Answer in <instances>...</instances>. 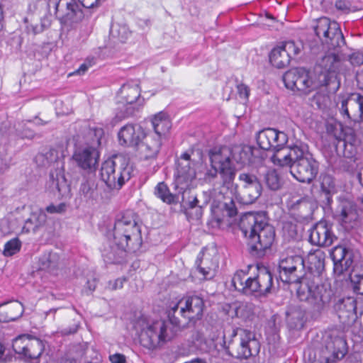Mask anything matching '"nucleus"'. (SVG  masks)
I'll use <instances>...</instances> for the list:
<instances>
[{
	"instance_id": "obj_23",
	"label": "nucleus",
	"mask_w": 363,
	"mask_h": 363,
	"mask_svg": "<svg viewBox=\"0 0 363 363\" xmlns=\"http://www.w3.org/2000/svg\"><path fill=\"white\" fill-rule=\"evenodd\" d=\"M99 157V154L95 147L86 146L77 147L72 158L80 169L91 171L95 169Z\"/></svg>"
},
{
	"instance_id": "obj_10",
	"label": "nucleus",
	"mask_w": 363,
	"mask_h": 363,
	"mask_svg": "<svg viewBox=\"0 0 363 363\" xmlns=\"http://www.w3.org/2000/svg\"><path fill=\"white\" fill-rule=\"evenodd\" d=\"M247 296L255 298L268 297L274 292V276L269 267L262 264H257V274L250 277L247 284Z\"/></svg>"
},
{
	"instance_id": "obj_27",
	"label": "nucleus",
	"mask_w": 363,
	"mask_h": 363,
	"mask_svg": "<svg viewBox=\"0 0 363 363\" xmlns=\"http://www.w3.org/2000/svg\"><path fill=\"white\" fill-rule=\"evenodd\" d=\"M162 146V140L157 135L144 133V138L135 148L140 157L143 160L155 159Z\"/></svg>"
},
{
	"instance_id": "obj_51",
	"label": "nucleus",
	"mask_w": 363,
	"mask_h": 363,
	"mask_svg": "<svg viewBox=\"0 0 363 363\" xmlns=\"http://www.w3.org/2000/svg\"><path fill=\"white\" fill-rule=\"evenodd\" d=\"M30 335L23 334L16 337L12 343L13 350L23 359L24 354L27 349V343L29 341Z\"/></svg>"
},
{
	"instance_id": "obj_29",
	"label": "nucleus",
	"mask_w": 363,
	"mask_h": 363,
	"mask_svg": "<svg viewBox=\"0 0 363 363\" xmlns=\"http://www.w3.org/2000/svg\"><path fill=\"white\" fill-rule=\"evenodd\" d=\"M307 320V310L301 303L291 304L286 312V321L290 330H301Z\"/></svg>"
},
{
	"instance_id": "obj_19",
	"label": "nucleus",
	"mask_w": 363,
	"mask_h": 363,
	"mask_svg": "<svg viewBox=\"0 0 363 363\" xmlns=\"http://www.w3.org/2000/svg\"><path fill=\"white\" fill-rule=\"evenodd\" d=\"M193 150H189L182 153L177 161L176 172L174 173L177 185L181 186V189L186 188L194 179L196 178V171L192 166L191 155Z\"/></svg>"
},
{
	"instance_id": "obj_57",
	"label": "nucleus",
	"mask_w": 363,
	"mask_h": 363,
	"mask_svg": "<svg viewBox=\"0 0 363 363\" xmlns=\"http://www.w3.org/2000/svg\"><path fill=\"white\" fill-rule=\"evenodd\" d=\"M235 198H229L226 199V200L223 203H220V208L223 212L225 213L227 216L232 218L238 214V208L235 205Z\"/></svg>"
},
{
	"instance_id": "obj_15",
	"label": "nucleus",
	"mask_w": 363,
	"mask_h": 363,
	"mask_svg": "<svg viewBox=\"0 0 363 363\" xmlns=\"http://www.w3.org/2000/svg\"><path fill=\"white\" fill-rule=\"evenodd\" d=\"M138 220V216L132 211H127L121 215H118L112 229L107 231V238L120 240L122 236L131 234L133 239L135 240L134 233L141 229Z\"/></svg>"
},
{
	"instance_id": "obj_54",
	"label": "nucleus",
	"mask_w": 363,
	"mask_h": 363,
	"mask_svg": "<svg viewBox=\"0 0 363 363\" xmlns=\"http://www.w3.org/2000/svg\"><path fill=\"white\" fill-rule=\"evenodd\" d=\"M267 151L268 150L260 147L259 145L258 147H254L250 145V165H258L262 164L267 157Z\"/></svg>"
},
{
	"instance_id": "obj_52",
	"label": "nucleus",
	"mask_w": 363,
	"mask_h": 363,
	"mask_svg": "<svg viewBox=\"0 0 363 363\" xmlns=\"http://www.w3.org/2000/svg\"><path fill=\"white\" fill-rule=\"evenodd\" d=\"M326 131L328 134L332 135L335 139L336 143L343 139V137L347 135L343 133L342 124L337 121L327 122Z\"/></svg>"
},
{
	"instance_id": "obj_5",
	"label": "nucleus",
	"mask_w": 363,
	"mask_h": 363,
	"mask_svg": "<svg viewBox=\"0 0 363 363\" xmlns=\"http://www.w3.org/2000/svg\"><path fill=\"white\" fill-rule=\"evenodd\" d=\"M208 157L211 168L206 172V178L213 179L219 174L224 185L232 184L235 178L236 169L233 162L230 146L213 147L209 150Z\"/></svg>"
},
{
	"instance_id": "obj_32",
	"label": "nucleus",
	"mask_w": 363,
	"mask_h": 363,
	"mask_svg": "<svg viewBox=\"0 0 363 363\" xmlns=\"http://www.w3.org/2000/svg\"><path fill=\"white\" fill-rule=\"evenodd\" d=\"M52 0H30L28 4L26 16L37 19L47 18L48 15H52Z\"/></svg>"
},
{
	"instance_id": "obj_49",
	"label": "nucleus",
	"mask_w": 363,
	"mask_h": 363,
	"mask_svg": "<svg viewBox=\"0 0 363 363\" xmlns=\"http://www.w3.org/2000/svg\"><path fill=\"white\" fill-rule=\"evenodd\" d=\"M169 323H166L168 325L167 335H171V340L177 335L179 332H182L187 327L192 326L188 324V322L182 325L179 318L176 317L171 312L168 314Z\"/></svg>"
},
{
	"instance_id": "obj_25",
	"label": "nucleus",
	"mask_w": 363,
	"mask_h": 363,
	"mask_svg": "<svg viewBox=\"0 0 363 363\" xmlns=\"http://www.w3.org/2000/svg\"><path fill=\"white\" fill-rule=\"evenodd\" d=\"M259 349V342L256 339L255 333L251 330H242L236 358L247 359L252 355L257 354Z\"/></svg>"
},
{
	"instance_id": "obj_28",
	"label": "nucleus",
	"mask_w": 363,
	"mask_h": 363,
	"mask_svg": "<svg viewBox=\"0 0 363 363\" xmlns=\"http://www.w3.org/2000/svg\"><path fill=\"white\" fill-rule=\"evenodd\" d=\"M101 257L106 264L123 263L126 257L125 250H123L112 238H107L101 248Z\"/></svg>"
},
{
	"instance_id": "obj_9",
	"label": "nucleus",
	"mask_w": 363,
	"mask_h": 363,
	"mask_svg": "<svg viewBox=\"0 0 363 363\" xmlns=\"http://www.w3.org/2000/svg\"><path fill=\"white\" fill-rule=\"evenodd\" d=\"M279 277L288 284L301 285L305 278L306 263L301 255H294L280 259L279 265Z\"/></svg>"
},
{
	"instance_id": "obj_53",
	"label": "nucleus",
	"mask_w": 363,
	"mask_h": 363,
	"mask_svg": "<svg viewBox=\"0 0 363 363\" xmlns=\"http://www.w3.org/2000/svg\"><path fill=\"white\" fill-rule=\"evenodd\" d=\"M110 35L121 43H125L130 35V32L125 25L113 24L110 28Z\"/></svg>"
},
{
	"instance_id": "obj_44",
	"label": "nucleus",
	"mask_w": 363,
	"mask_h": 363,
	"mask_svg": "<svg viewBox=\"0 0 363 363\" xmlns=\"http://www.w3.org/2000/svg\"><path fill=\"white\" fill-rule=\"evenodd\" d=\"M39 20L40 23L34 22V18H30L29 16L24 18L23 21L26 23V32L28 35H38L43 33L50 26V22L48 19L40 18Z\"/></svg>"
},
{
	"instance_id": "obj_34",
	"label": "nucleus",
	"mask_w": 363,
	"mask_h": 363,
	"mask_svg": "<svg viewBox=\"0 0 363 363\" xmlns=\"http://www.w3.org/2000/svg\"><path fill=\"white\" fill-rule=\"evenodd\" d=\"M135 234V240L133 239L131 234L122 236L119 240H114L123 250H125L126 253H135L138 252L143 245V239L141 235V229L136 230Z\"/></svg>"
},
{
	"instance_id": "obj_36",
	"label": "nucleus",
	"mask_w": 363,
	"mask_h": 363,
	"mask_svg": "<svg viewBox=\"0 0 363 363\" xmlns=\"http://www.w3.org/2000/svg\"><path fill=\"white\" fill-rule=\"evenodd\" d=\"M60 264V258L57 252H46L38 259L39 269L56 274Z\"/></svg>"
},
{
	"instance_id": "obj_42",
	"label": "nucleus",
	"mask_w": 363,
	"mask_h": 363,
	"mask_svg": "<svg viewBox=\"0 0 363 363\" xmlns=\"http://www.w3.org/2000/svg\"><path fill=\"white\" fill-rule=\"evenodd\" d=\"M230 150L232 152L233 162L235 161L237 164L241 165L249 164L250 163V145H239L230 146Z\"/></svg>"
},
{
	"instance_id": "obj_6",
	"label": "nucleus",
	"mask_w": 363,
	"mask_h": 363,
	"mask_svg": "<svg viewBox=\"0 0 363 363\" xmlns=\"http://www.w3.org/2000/svg\"><path fill=\"white\" fill-rule=\"evenodd\" d=\"M343 62L335 52H328L316 63L319 83L323 84L329 92L335 93L340 87V73Z\"/></svg>"
},
{
	"instance_id": "obj_26",
	"label": "nucleus",
	"mask_w": 363,
	"mask_h": 363,
	"mask_svg": "<svg viewBox=\"0 0 363 363\" xmlns=\"http://www.w3.org/2000/svg\"><path fill=\"white\" fill-rule=\"evenodd\" d=\"M145 131L138 124L128 123L121 128L118 133L121 145L136 148L144 138Z\"/></svg>"
},
{
	"instance_id": "obj_55",
	"label": "nucleus",
	"mask_w": 363,
	"mask_h": 363,
	"mask_svg": "<svg viewBox=\"0 0 363 363\" xmlns=\"http://www.w3.org/2000/svg\"><path fill=\"white\" fill-rule=\"evenodd\" d=\"M61 157H63L62 152L54 147L50 148L45 153L40 154L38 156V158H42L46 161V162L44 163L45 165L58 162Z\"/></svg>"
},
{
	"instance_id": "obj_11",
	"label": "nucleus",
	"mask_w": 363,
	"mask_h": 363,
	"mask_svg": "<svg viewBox=\"0 0 363 363\" xmlns=\"http://www.w3.org/2000/svg\"><path fill=\"white\" fill-rule=\"evenodd\" d=\"M53 13L61 24L72 26L82 21L84 13L76 0H52Z\"/></svg>"
},
{
	"instance_id": "obj_14",
	"label": "nucleus",
	"mask_w": 363,
	"mask_h": 363,
	"mask_svg": "<svg viewBox=\"0 0 363 363\" xmlns=\"http://www.w3.org/2000/svg\"><path fill=\"white\" fill-rule=\"evenodd\" d=\"M242 184V194H236L235 199L242 205H250L259 198L262 192V186L260 180L252 172H242L238 177Z\"/></svg>"
},
{
	"instance_id": "obj_43",
	"label": "nucleus",
	"mask_w": 363,
	"mask_h": 363,
	"mask_svg": "<svg viewBox=\"0 0 363 363\" xmlns=\"http://www.w3.org/2000/svg\"><path fill=\"white\" fill-rule=\"evenodd\" d=\"M47 220V216L45 212H40L38 213H32L28 218L23 227V232L30 233V231L36 233L38 229L43 227Z\"/></svg>"
},
{
	"instance_id": "obj_30",
	"label": "nucleus",
	"mask_w": 363,
	"mask_h": 363,
	"mask_svg": "<svg viewBox=\"0 0 363 363\" xmlns=\"http://www.w3.org/2000/svg\"><path fill=\"white\" fill-rule=\"evenodd\" d=\"M359 141L354 133L347 134L343 139L335 144V149L338 156L348 159L354 158L357 152Z\"/></svg>"
},
{
	"instance_id": "obj_58",
	"label": "nucleus",
	"mask_w": 363,
	"mask_h": 363,
	"mask_svg": "<svg viewBox=\"0 0 363 363\" xmlns=\"http://www.w3.org/2000/svg\"><path fill=\"white\" fill-rule=\"evenodd\" d=\"M329 101L330 98L328 95L319 91L316 92L312 98L313 104L315 105L317 108L320 110L327 108Z\"/></svg>"
},
{
	"instance_id": "obj_2",
	"label": "nucleus",
	"mask_w": 363,
	"mask_h": 363,
	"mask_svg": "<svg viewBox=\"0 0 363 363\" xmlns=\"http://www.w3.org/2000/svg\"><path fill=\"white\" fill-rule=\"evenodd\" d=\"M239 228L247 240L249 252L255 257H262L275 239L274 228L269 223L265 211H250L240 218Z\"/></svg>"
},
{
	"instance_id": "obj_56",
	"label": "nucleus",
	"mask_w": 363,
	"mask_h": 363,
	"mask_svg": "<svg viewBox=\"0 0 363 363\" xmlns=\"http://www.w3.org/2000/svg\"><path fill=\"white\" fill-rule=\"evenodd\" d=\"M21 247V242L18 238H13L4 245L3 254L6 257L12 256L18 252Z\"/></svg>"
},
{
	"instance_id": "obj_37",
	"label": "nucleus",
	"mask_w": 363,
	"mask_h": 363,
	"mask_svg": "<svg viewBox=\"0 0 363 363\" xmlns=\"http://www.w3.org/2000/svg\"><path fill=\"white\" fill-rule=\"evenodd\" d=\"M10 303H11V301H6L0 303V313L4 312V307ZM12 303L13 304L9 306L7 311L1 315L0 322L14 321L23 315L24 312L23 304L17 301H12Z\"/></svg>"
},
{
	"instance_id": "obj_7",
	"label": "nucleus",
	"mask_w": 363,
	"mask_h": 363,
	"mask_svg": "<svg viewBox=\"0 0 363 363\" xmlns=\"http://www.w3.org/2000/svg\"><path fill=\"white\" fill-rule=\"evenodd\" d=\"M285 86L299 96H307L315 89L324 86L319 77L313 79L311 72L305 67H296L287 71L283 76Z\"/></svg>"
},
{
	"instance_id": "obj_20",
	"label": "nucleus",
	"mask_w": 363,
	"mask_h": 363,
	"mask_svg": "<svg viewBox=\"0 0 363 363\" xmlns=\"http://www.w3.org/2000/svg\"><path fill=\"white\" fill-rule=\"evenodd\" d=\"M333 224L326 220H320L313 225L310 230V242L319 247H329L332 245L337 238L334 234Z\"/></svg>"
},
{
	"instance_id": "obj_63",
	"label": "nucleus",
	"mask_w": 363,
	"mask_h": 363,
	"mask_svg": "<svg viewBox=\"0 0 363 363\" xmlns=\"http://www.w3.org/2000/svg\"><path fill=\"white\" fill-rule=\"evenodd\" d=\"M345 355V352L342 351H334L330 356L325 357L321 363H337V362L342 359Z\"/></svg>"
},
{
	"instance_id": "obj_17",
	"label": "nucleus",
	"mask_w": 363,
	"mask_h": 363,
	"mask_svg": "<svg viewBox=\"0 0 363 363\" xmlns=\"http://www.w3.org/2000/svg\"><path fill=\"white\" fill-rule=\"evenodd\" d=\"M168 325L164 321H157L141 332L140 340L146 348L157 347L161 342L171 340V335H167Z\"/></svg>"
},
{
	"instance_id": "obj_61",
	"label": "nucleus",
	"mask_w": 363,
	"mask_h": 363,
	"mask_svg": "<svg viewBox=\"0 0 363 363\" xmlns=\"http://www.w3.org/2000/svg\"><path fill=\"white\" fill-rule=\"evenodd\" d=\"M352 282L354 284V291L363 295V273L355 274L352 277Z\"/></svg>"
},
{
	"instance_id": "obj_16",
	"label": "nucleus",
	"mask_w": 363,
	"mask_h": 363,
	"mask_svg": "<svg viewBox=\"0 0 363 363\" xmlns=\"http://www.w3.org/2000/svg\"><path fill=\"white\" fill-rule=\"evenodd\" d=\"M332 293L331 300L333 308L337 315L340 322L344 325H350L357 318V300L352 296H334Z\"/></svg>"
},
{
	"instance_id": "obj_48",
	"label": "nucleus",
	"mask_w": 363,
	"mask_h": 363,
	"mask_svg": "<svg viewBox=\"0 0 363 363\" xmlns=\"http://www.w3.org/2000/svg\"><path fill=\"white\" fill-rule=\"evenodd\" d=\"M264 182L267 188L272 191H277L283 185V181L275 169H269L264 174Z\"/></svg>"
},
{
	"instance_id": "obj_64",
	"label": "nucleus",
	"mask_w": 363,
	"mask_h": 363,
	"mask_svg": "<svg viewBox=\"0 0 363 363\" xmlns=\"http://www.w3.org/2000/svg\"><path fill=\"white\" fill-rule=\"evenodd\" d=\"M348 60L353 66H360L363 65V53L354 52L349 55Z\"/></svg>"
},
{
	"instance_id": "obj_50",
	"label": "nucleus",
	"mask_w": 363,
	"mask_h": 363,
	"mask_svg": "<svg viewBox=\"0 0 363 363\" xmlns=\"http://www.w3.org/2000/svg\"><path fill=\"white\" fill-rule=\"evenodd\" d=\"M96 189L94 184L88 180H84L80 184L79 194L81 200L86 202L92 201L94 199Z\"/></svg>"
},
{
	"instance_id": "obj_41",
	"label": "nucleus",
	"mask_w": 363,
	"mask_h": 363,
	"mask_svg": "<svg viewBox=\"0 0 363 363\" xmlns=\"http://www.w3.org/2000/svg\"><path fill=\"white\" fill-rule=\"evenodd\" d=\"M269 62L275 67L282 69L290 63V57H288L283 48L279 45L274 48L269 53Z\"/></svg>"
},
{
	"instance_id": "obj_8",
	"label": "nucleus",
	"mask_w": 363,
	"mask_h": 363,
	"mask_svg": "<svg viewBox=\"0 0 363 363\" xmlns=\"http://www.w3.org/2000/svg\"><path fill=\"white\" fill-rule=\"evenodd\" d=\"M313 30L323 46L328 50H335L345 45L344 35L336 21H331L326 17L320 18L313 26Z\"/></svg>"
},
{
	"instance_id": "obj_62",
	"label": "nucleus",
	"mask_w": 363,
	"mask_h": 363,
	"mask_svg": "<svg viewBox=\"0 0 363 363\" xmlns=\"http://www.w3.org/2000/svg\"><path fill=\"white\" fill-rule=\"evenodd\" d=\"M67 210V204L60 203L58 205L50 204L45 208L46 212L49 213H62Z\"/></svg>"
},
{
	"instance_id": "obj_47",
	"label": "nucleus",
	"mask_w": 363,
	"mask_h": 363,
	"mask_svg": "<svg viewBox=\"0 0 363 363\" xmlns=\"http://www.w3.org/2000/svg\"><path fill=\"white\" fill-rule=\"evenodd\" d=\"M250 277L243 270H238L232 278L231 284L235 289L247 296V284L250 281Z\"/></svg>"
},
{
	"instance_id": "obj_13",
	"label": "nucleus",
	"mask_w": 363,
	"mask_h": 363,
	"mask_svg": "<svg viewBox=\"0 0 363 363\" xmlns=\"http://www.w3.org/2000/svg\"><path fill=\"white\" fill-rule=\"evenodd\" d=\"M337 106L342 116L353 122L354 126L363 123V95L352 93L347 97L339 96Z\"/></svg>"
},
{
	"instance_id": "obj_39",
	"label": "nucleus",
	"mask_w": 363,
	"mask_h": 363,
	"mask_svg": "<svg viewBox=\"0 0 363 363\" xmlns=\"http://www.w3.org/2000/svg\"><path fill=\"white\" fill-rule=\"evenodd\" d=\"M341 220L345 223H352L358 218V213L354 203L349 200H343L337 208Z\"/></svg>"
},
{
	"instance_id": "obj_40",
	"label": "nucleus",
	"mask_w": 363,
	"mask_h": 363,
	"mask_svg": "<svg viewBox=\"0 0 363 363\" xmlns=\"http://www.w3.org/2000/svg\"><path fill=\"white\" fill-rule=\"evenodd\" d=\"M155 196L163 203L168 205H174L179 203V197L177 194L170 192L168 186L164 182H159L154 189Z\"/></svg>"
},
{
	"instance_id": "obj_45",
	"label": "nucleus",
	"mask_w": 363,
	"mask_h": 363,
	"mask_svg": "<svg viewBox=\"0 0 363 363\" xmlns=\"http://www.w3.org/2000/svg\"><path fill=\"white\" fill-rule=\"evenodd\" d=\"M288 135L283 131H279L274 128V137L272 139L273 145V155L272 158L275 155H279L280 152L282 150L289 151V147H286V145L288 142Z\"/></svg>"
},
{
	"instance_id": "obj_60",
	"label": "nucleus",
	"mask_w": 363,
	"mask_h": 363,
	"mask_svg": "<svg viewBox=\"0 0 363 363\" xmlns=\"http://www.w3.org/2000/svg\"><path fill=\"white\" fill-rule=\"evenodd\" d=\"M280 46L283 48L284 52L290 57V60L300 52V48L297 46L294 41H287L282 43Z\"/></svg>"
},
{
	"instance_id": "obj_33",
	"label": "nucleus",
	"mask_w": 363,
	"mask_h": 363,
	"mask_svg": "<svg viewBox=\"0 0 363 363\" xmlns=\"http://www.w3.org/2000/svg\"><path fill=\"white\" fill-rule=\"evenodd\" d=\"M45 341L30 336L23 359L31 363H39L38 359L45 350Z\"/></svg>"
},
{
	"instance_id": "obj_21",
	"label": "nucleus",
	"mask_w": 363,
	"mask_h": 363,
	"mask_svg": "<svg viewBox=\"0 0 363 363\" xmlns=\"http://www.w3.org/2000/svg\"><path fill=\"white\" fill-rule=\"evenodd\" d=\"M287 206L291 217L298 223H308L313 219L314 205L305 198L290 201Z\"/></svg>"
},
{
	"instance_id": "obj_3",
	"label": "nucleus",
	"mask_w": 363,
	"mask_h": 363,
	"mask_svg": "<svg viewBox=\"0 0 363 363\" xmlns=\"http://www.w3.org/2000/svg\"><path fill=\"white\" fill-rule=\"evenodd\" d=\"M272 162L277 166L289 167L291 174L302 183L310 184L319 171L318 162L309 152L308 145L301 141L291 145L283 156H274Z\"/></svg>"
},
{
	"instance_id": "obj_12",
	"label": "nucleus",
	"mask_w": 363,
	"mask_h": 363,
	"mask_svg": "<svg viewBox=\"0 0 363 363\" xmlns=\"http://www.w3.org/2000/svg\"><path fill=\"white\" fill-rule=\"evenodd\" d=\"M121 97L125 104L118 108L116 118L122 120L134 114L135 110L143 104L144 99L140 97V89L137 83L124 84L120 89Z\"/></svg>"
},
{
	"instance_id": "obj_46",
	"label": "nucleus",
	"mask_w": 363,
	"mask_h": 363,
	"mask_svg": "<svg viewBox=\"0 0 363 363\" xmlns=\"http://www.w3.org/2000/svg\"><path fill=\"white\" fill-rule=\"evenodd\" d=\"M274 137V128H267L259 130L256 135L257 145L268 151L273 152L272 139Z\"/></svg>"
},
{
	"instance_id": "obj_22",
	"label": "nucleus",
	"mask_w": 363,
	"mask_h": 363,
	"mask_svg": "<svg viewBox=\"0 0 363 363\" xmlns=\"http://www.w3.org/2000/svg\"><path fill=\"white\" fill-rule=\"evenodd\" d=\"M211 201V195L203 191L202 195L194 197L186 203H180V211L185 214L188 220H199L201 218L204 208Z\"/></svg>"
},
{
	"instance_id": "obj_35",
	"label": "nucleus",
	"mask_w": 363,
	"mask_h": 363,
	"mask_svg": "<svg viewBox=\"0 0 363 363\" xmlns=\"http://www.w3.org/2000/svg\"><path fill=\"white\" fill-rule=\"evenodd\" d=\"M152 125L154 129L151 135H157L158 138L162 140L171 128L172 123L168 115L164 112H160L155 115L152 119Z\"/></svg>"
},
{
	"instance_id": "obj_31",
	"label": "nucleus",
	"mask_w": 363,
	"mask_h": 363,
	"mask_svg": "<svg viewBox=\"0 0 363 363\" xmlns=\"http://www.w3.org/2000/svg\"><path fill=\"white\" fill-rule=\"evenodd\" d=\"M195 265L196 270L205 280L213 279L216 276V270L218 267L217 262H214L210 256H205L202 252L198 255Z\"/></svg>"
},
{
	"instance_id": "obj_59",
	"label": "nucleus",
	"mask_w": 363,
	"mask_h": 363,
	"mask_svg": "<svg viewBox=\"0 0 363 363\" xmlns=\"http://www.w3.org/2000/svg\"><path fill=\"white\" fill-rule=\"evenodd\" d=\"M53 183L55 184L59 194L62 196L69 192V186L67 184L64 175H57L56 181L53 182Z\"/></svg>"
},
{
	"instance_id": "obj_38",
	"label": "nucleus",
	"mask_w": 363,
	"mask_h": 363,
	"mask_svg": "<svg viewBox=\"0 0 363 363\" xmlns=\"http://www.w3.org/2000/svg\"><path fill=\"white\" fill-rule=\"evenodd\" d=\"M320 196L327 205L333 202V196L336 193V188L334 179L332 176L325 174L320 177Z\"/></svg>"
},
{
	"instance_id": "obj_24",
	"label": "nucleus",
	"mask_w": 363,
	"mask_h": 363,
	"mask_svg": "<svg viewBox=\"0 0 363 363\" xmlns=\"http://www.w3.org/2000/svg\"><path fill=\"white\" fill-rule=\"evenodd\" d=\"M333 262V271L338 276L347 272L353 263V255L350 250L343 245H337L330 251Z\"/></svg>"
},
{
	"instance_id": "obj_4",
	"label": "nucleus",
	"mask_w": 363,
	"mask_h": 363,
	"mask_svg": "<svg viewBox=\"0 0 363 363\" xmlns=\"http://www.w3.org/2000/svg\"><path fill=\"white\" fill-rule=\"evenodd\" d=\"M133 169L128 160L114 155L102 162L99 177L109 191H118L133 175Z\"/></svg>"
},
{
	"instance_id": "obj_1",
	"label": "nucleus",
	"mask_w": 363,
	"mask_h": 363,
	"mask_svg": "<svg viewBox=\"0 0 363 363\" xmlns=\"http://www.w3.org/2000/svg\"><path fill=\"white\" fill-rule=\"evenodd\" d=\"M325 253L320 250L308 255L304 281L296 289L300 301L308 303L318 313L329 304L332 296V290L320 278L325 268Z\"/></svg>"
},
{
	"instance_id": "obj_18",
	"label": "nucleus",
	"mask_w": 363,
	"mask_h": 363,
	"mask_svg": "<svg viewBox=\"0 0 363 363\" xmlns=\"http://www.w3.org/2000/svg\"><path fill=\"white\" fill-rule=\"evenodd\" d=\"M184 306L180 308V314L188 319V324L196 327L203 318L204 301L202 298L196 295L184 296L180 300Z\"/></svg>"
}]
</instances>
